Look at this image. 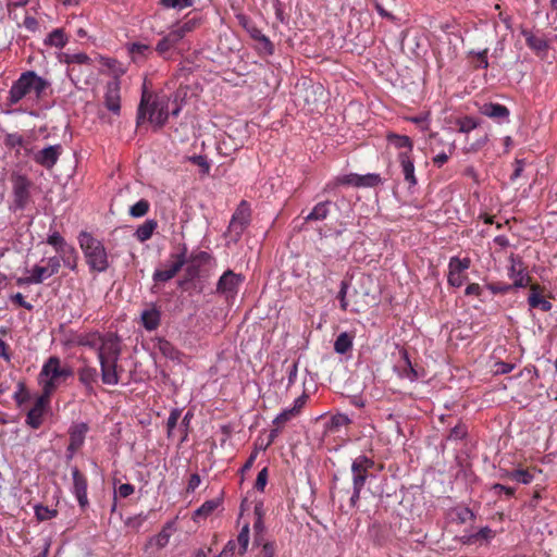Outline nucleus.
Here are the masks:
<instances>
[{
    "instance_id": "obj_1",
    "label": "nucleus",
    "mask_w": 557,
    "mask_h": 557,
    "mask_svg": "<svg viewBox=\"0 0 557 557\" xmlns=\"http://www.w3.org/2000/svg\"><path fill=\"white\" fill-rule=\"evenodd\" d=\"M50 82L39 76L35 71L23 72L12 84L8 102L10 106L17 104L23 98L34 94L37 100L47 97V90L50 88Z\"/></svg>"
},
{
    "instance_id": "obj_2",
    "label": "nucleus",
    "mask_w": 557,
    "mask_h": 557,
    "mask_svg": "<svg viewBox=\"0 0 557 557\" xmlns=\"http://www.w3.org/2000/svg\"><path fill=\"white\" fill-rule=\"evenodd\" d=\"M77 242L89 272L102 273L109 269V252L102 240L87 231H82L77 236Z\"/></svg>"
},
{
    "instance_id": "obj_3",
    "label": "nucleus",
    "mask_w": 557,
    "mask_h": 557,
    "mask_svg": "<svg viewBox=\"0 0 557 557\" xmlns=\"http://www.w3.org/2000/svg\"><path fill=\"white\" fill-rule=\"evenodd\" d=\"M73 375V370L63 366L58 356H50L41 367L38 375L41 393L52 396L58 387Z\"/></svg>"
},
{
    "instance_id": "obj_4",
    "label": "nucleus",
    "mask_w": 557,
    "mask_h": 557,
    "mask_svg": "<svg viewBox=\"0 0 557 557\" xmlns=\"http://www.w3.org/2000/svg\"><path fill=\"white\" fill-rule=\"evenodd\" d=\"M375 466L373 459L366 455H359L352 460L351 474H352V495L350 497V506L355 507L360 499V494L364 484L370 476V471Z\"/></svg>"
},
{
    "instance_id": "obj_5",
    "label": "nucleus",
    "mask_w": 557,
    "mask_h": 557,
    "mask_svg": "<svg viewBox=\"0 0 557 557\" xmlns=\"http://www.w3.org/2000/svg\"><path fill=\"white\" fill-rule=\"evenodd\" d=\"M381 183L379 174L359 175L350 173L342 176H336L327 182L323 188L324 193H331L338 186H354V187H374Z\"/></svg>"
},
{
    "instance_id": "obj_6",
    "label": "nucleus",
    "mask_w": 557,
    "mask_h": 557,
    "mask_svg": "<svg viewBox=\"0 0 557 557\" xmlns=\"http://www.w3.org/2000/svg\"><path fill=\"white\" fill-rule=\"evenodd\" d=\"M171 262L165 264V269H158L153 272L154 283L168 282L175 277L187 261V247L184 245L180 252L171 253Z\"/></svg>"
},
{
    "instance_id": "obj_7",
    "label": "nucleus",
    "mask_w": 557,
    "mask_h": 557,
    "mask_svg": "<svg viewBox=\"0 0 557 557\" xmlns=\"http://www.w3.org/2000/svg\"><path fill=\"white\" fill-rule=\"evenodd\" d=\"M245 277L237 274L232 270H226L216 283V294L223 296L225 300H232L236 297L240 285L244 283Z\"/></svg>"
},
{
    "instance_id": "obj_8",
    "label": "nucleus",
    "mask_w": 557,
    "mask_h": 557,
    "mask_svg": "<svg viewBox=\"0 0 557 557\" xmlns=\"http://www.w3.org/2000/svg\"><path fill=\"white\" fill-rule=\"evenodd\" d=\"M13 205L16 210H24L30 197V181L22 174H12Z\"/></svg>"
},
{
    "instance_id": "obj_9",
    "label": "nucleus",
    "mask_w": 557,
    "mask_h": 557,
    "mask_svg": "<svg viewBox=\"0 0 557 557\" xmlns=\"http://www.w3.org/2000/svg\"><path fill=\"white\" fill-rule=\"evenodd\" d=\"M250 215L251 211L248 202L245 200L240 201L239 206L233 213L228 225V232L232 236L235 237L236 240L242 236L245 228L249 225Z\"/></svg>"
},
{
    "instance_id": "obj_10",
    "label": "nucleus",
    "mask_w": 557,
    "mask_h": 557,
    "mask_svg": "<svg viewBox=\"0 0 557 557\" xmlns=\"http://www.w3.org/2000/svg\"><path fill=\"white\" fill-rule=\"evenodd\" d=\"M122 354L121 341L114 333L103 334L101 344L97 349V357L99 360L104 359H120Z\"/></svg>"
},
{
    "instance_id": "obj_11",
    "label": "nucleus",
    "mask_w": 557,
    "mask_h": 557,
    "mask_svg": "<svg viewBox=\"0 0 557 557\" xmlns=\"http://www.w3.org/2000/svg\"><path fill=\"white\" fill-rule=\"evenodd\" d=\"M51 396L41 393L36 398L34 406L27 412L26 424L34 430L39 429L44 422V414L50 405Z\"/></svg>"
},
{
    "instance_id": "obj_12",
    "label": "nucleus",
    "mask_w": 557,
    "mask_h": 557,
    "mask_svg": "<svg viewBox=\"0 0 557 557\" xmlns=\"http://www.w3.org/2000/svg\"><path fill=\"white\" fill-rule=\"evenodd\" d=\"M106 108L114 115L121 113V83L117 78L107 83L106 92L103 96Z\"/></svg>"
},
{
    "instance_id": "obj_13",
    "label": "nucleus",
    "mask_w": 557,
    "mask_h": 557,
    "mask_svg": "<svg viewBox=\"0 0 557 557\" xmlns=\"http://www.w3.org/2000/svg\"><path fill=\"white\" fill-rule=\"evenodd\" d=\"M120 359L99 360L101 381L106 385H117L120 383V374L123 371L119 366Z\"/></svg>"
},
{
    "instance_id": "obj_14",
    "label": "nucleus",
    "mask_w": 557,
    "mask_h": 557,
    "mask_svg": "<svg viewBox=\"0 0 557 557\" xmlns=\"http://www.w3.org/2000/svg\"><path fill=\"white\" fill-rule=\"evenodd\" d=\"M73 488L72 492L75 495L78 505L82 509H85L89 502L87 496L88 482L86 475L78 470L77 467L72 469Z\"/></svg>"
},
{
    "instance_id": "obj_15",
    "label": "nucleus",
    "mask_w": 557,
    "mask_h": 557,
    "mask_svg": "<svg viewBox=\"0 0 557 557\" xmlns=\"http://www.w3.org/2000/svg\"><path fill=\"white\" fill-rule=\"evenodd\" d=\"M77 376L79 383L85 388L87 396L95 395V385L98 383L99 373L95 367L84 364L77 370Z\"/></svg>"
},
{
    "instance_id": "obj_16",
    "label": "nucleus",
    "mask_w": 557,
    "mask_h": 557,
    "mask_svg": "<svg viewBox=\"0 0 557 557\" xmlns=\"http://www.w3.org/2000/svg\"><path fill=\"white\" fill-rule=\"evenodd\" d=\"M88 432L86 423H77L70 429V443L66 448L67 457L72 458L73 455L83 446L85 436Z\"/></svg>"
},
{
    "instance_id": "obj_17",
    "label": "nucleus",
    "mask_w": 557,
    "mask_h": 557,
    "mask_svg": "<svg viewBox=\"0 0 557 557\" xmlns=\"http://www.w3.org/2000/svg\"><path fill=\"white\" fill-rule=\"evenodd\" d=\"M397 160L401 168V173L404 175L405 182L408 184V187H414L418 183V180L414 174V164L413 158L409 154L408 151H401L397 156Z\"/></svg>"
},
{
    "instance_id": "obj_18",
    "label": "nucleus",
    "mask_w": 557,
    "mask_h": 557,
    "mask_svg": "<svg viewBox=\"0 0 557 557\" xmlns=\"http://www.w3.org/2000/svg\"><path fill=\"white\" fill-rule=\"evenodd\" d=\"M61 152L62 148L60 145L49 146L38 151L34 156V160L41 166L51 169L58 162Z\"/></svg>"
},
{
    "instance_id": "obj_19",
    "label": "nucleus",
    "mask_w": 557,
    "mask_h": 557,
    "mask_svg": "<svg viewBox=\"0 0 557 557\" xmlns=\"http://www.w3.org/2000/svg\"><path fill=\"white\" fill-rule=\"evenodd\" d=\"M544 287L540 284L530 285V295L528 297V304L532 309H540L543 312L552 310V302L543 297Z\"/></svg>"
},
{
    "instance_id": "obj_20",
    "label": "nucleus",
    "mask_w": 557,
    "mask_h": 557,
    "mask_svg": "<svg viewBox=\"0 0 557 557\" xmlns=\"http://www.w3.org/2000/svg\"><path fill=\"white\" fill-rule=\"evenodd\" d=\"M480 113L497 122L508 121L510 115L506 106L495 102L483 103L480 107Z\"/></svg>"
},
{
    "instance_id": "obj_21",
    "label": "nucleus",
    "mask_w": 557,
    "mask_h": 557,
    "mask_svg": "<svg viewBox=\"0 0 557 557\" xmlns=\"http://www.w3.org/2000/svg\"><path fill=\"white\" fill-rule=\"evenodd\" d=\"M153 106L159 110L158 113H151L148 121L157 127H162L169 119L168 99L165 97H154Z\"/></svg>"
},
{
    "instance_id": "obj_22",
    "label": "nucleus",
    "mask_w": 557,
    "mask_h": 557,
    "mask_svg": "<svg viewBox=\"0 0 557 557\" xmlns=\"http://www.w3.org/2000/svg\"><path fill=\"white\" fill-rule=\"evenodd\" d=\"M153 96L152 94L148 92L147 90L143 91L140 103L138 106L137 111V125H140L147 117L150 116L151 113H158L159 110L154 108L153 106Z\"/></svg>"
},
{
    "instance_id": "obj_23",
    "label": "nucleus",
    "mask_w": 557,
    "mask_h": 557,
    "mask_svg": "<svg viewBox=\"0 0 557 557\" xmlns=\"http://www.w3.org/2000/svg\"><path fill=\"white\" fill-rule=\"evenodd\" d=\"M535 473V468H518L511 471H506L504 474H502V478L516 481L521 484H530L534 480Z\"/></svg>"
},
{
    "instance_id": "obj_24",
    "label": "nucleus",
    "mask_w": 557,
    "mask_h": 557,
    "mask_svg": "<svg viewBox=\"0 0 557 557\" xmlns=\"http://www.w3.org/2000/svg\"><path fill=\"white\" fill-rule=\"evenodd\" d=\"M127 50L133 62L138 64L145 62L152 54V48L140 42L129 44Z\"/></svg>"
},
{
    "instance_id": "obj_25",
    "label": "nucleus",
    "mask_w": 557,
    "mask_h": 557,
    "mask_svg": "<svg viewBox=\"0 0 557 557\" xmlns=\"http://www.w3.org/2000/svg\"><path fill=\"white\" fill-rule=\"evenodd\" d=\"M508 276L513 281L511 285L515 289L532 285V277L527 273V268L515 269V267H509Z\"/></svg>"
},
{
    "instance_id": "obj_26",
    "label": "nucleus",
    "mask_w": 557,
    "mask_h": 557,
    "mask_svg": "<svg viewBox=\"0 0 557 557\" xmlns=\"http://www.w3.org/2000/svg\"><path fill=\"white\" fill-rule=\"evenodd\" d=\"M330 206L331 201H320L318 202L312 210L304 218L305 222H315V221H324L330 214Z\"/></svg>"
},
{
    "instance_id": "obj_27",
    "label": "nucleus",
    "mask_w": 557,
    "mask_h": 557,
    "mask_svg": "<svg viewBox=\"0 0 557 557\" xmlns=\"http://www.w3.org/2000/svg\"><path fill=\"white\" fill-rule=\"evenodd\" d=\"M180 41V34H175L173 30H171L168 35L158 41L156 51L160 55L164 57L171 49L176 47Z\"/></svg>"
},
{
    "instance_id": "obj_28",
    "label": "nucleus",
    "mask_w": 557,
    "mask_h": 557,
    "mask_svg": "<svg viewBox=\"0 0 557 557\" xmlns=\"http://www.w3.org/2000/svg\"><path fill=\"white\" fill-rule=\"evenodd\" d=\"M102 337L103 334H100L99 332L84 333L76 336V344L78 346L88 347L97 351L99 345L101 344Z\"/></svg>"
},
{
    "instance_id": "obj_29",
    "label": "nucleus",
    "mask_w": 557,
    "mask_h": 557,
    "mask_svg": "<svg viewBox=\"0 0 557 557\" xmlns=\"http://www.w3.org/2000/svg\"><path fill=\"white\" fill-rule=\"evenodd\" d=\"M158 227V222L152 219L146 220L141 225H139L135 232V237L138 242L145 243L151 238L154 231Z\"/></svg>"
},
{
    "instance_id": "obj_30",
    "label": "nucleus",
    "mask_w": 557,
    "mask_h": 557,
    "mask_svg": "<svg viewBox=\"0 0 557 557\" xmlns=\"http://www.w3.org/2000/svg\"><path fill=\"white\" fill-rule=\"evenodd\" d=\"M47 244L52 246L57 253L73 252V246L67 244L59 232H53L47 237Z\"/></svg>"
},
{
    "instance_id": "obj_31",
    "label": "nucleus",
    "mask_w": 557,
    "mask_h": 557,
    "mask_svg": "<svg viewBox=\"0 0 557 557\" xmlns=\"http://www.w3.org/2000/svg\"><path fill=\"white\" fill-rule=\"evenodd\" d=\"M161 314L156 308L145 310L141 313L143 325L147 331H153L160 325Z\"/></svg>"
},
{
    "instance_id": "obj_32",
    "label": "nucleus",
    "mask_w": 557,
    "mask_h": 557,
    "mask_svg": "<svg viewBox=\"0 0 557 557\" xmlns=\"http://www.w3.org/2000/svg\"><path fill=\"white\" fill-rule=\"evenodd\" d=\"M221 505L220 499H210L205 502L193 515L194 521H199V519H206L210 515H212L218 507Z\"/></svg>"
},
{
    "instance_id": "obj_33",
    "label": "nucleus",
    "mask_w": 557,
    "mask_h": 557,
    "mask_svg": "<svg viewBox=\"0 0 557 557\" xmlns=\"http://www.w3.org/2000/svg\"><path fill=\"white\" fill-rule=\"evenodd\" d=\"M69 38L63 28L53 29L45 39V45L62 49L67 44Z\"/></svg>"
},
{
    "instance_id": "obj_34",
    "label": "nucleus",
    "mask_w": 557,
    "mask_h": 557,
    "mask_svg": "<svg viewBox=\"0 0 557 557\" xmlns=\"http://www.w3.org/2000/svg\"><path fill=\"white\" fill-rule=\"evenodd\" d=\"M387 140L389 144H392L397 149H405L404 151H408L409 154L412 153L413 149V143L410 139V137L406 135H398V134H388Z\"/></svg>"
},
{
    "instance_id": "obj_35",
    "label": "nucleus",
    "mask_w": 557,
    "mask_h": 557,
    "mask_svg": "<svg viewBox=\"0 0 557 557\" xmlns=\"http://www.w3.org/2000/svg\"><path fill=\"white\" fill-rule=\"evenodd\" d=\"M451 521L463 524L469 520H473L475 518L473 511L468 507H456L453 508L449 512Z\"/></svg>"
},
{
    "instance_id": "obj_36",
    "label": "nucleus",
    "mask_w": 557,
    "mask_h": 557,
    "mask_svg": "<svg viewBox=\"0 0 557 557\" xmlns=\"http://www.w3.org/2000/svg\"><path fill=\"white\" fill-rule=\"evenodd\" d=\"M352 336L347 332L341 333L334 343V350L337 354H346L352 348Z\"/></svg>"
},
{
    "instance_id": "obj_37",
    "label": "nucleus",
    "mask_w": 557,
    "mask_h": 557,
    "mask_svg": "<svg viewBox=\"0 0 557 557\" xmlns=\"http://www.w3.org/2000/svg\"><path fill=\"white\" fill-rule=\"evenodd\" d=\"M456 126L458 127V132L468 134L471 131L475 129L480 123L476 119L465 115L461 117H458L455 122Z\"/></svg>"
},
{
    "instance_id": "obj_38",
    "label": "nucleus",
    "mask_w": 557,
    "mask_h": 557,
    "mask_svg": "<svg viewBox=\"0 0 557 557\" xmlns=\"http://www.w3.org/2000/svg\"><path fill=\"white\" fill-rule=\"evenodd\" d=\"M171 528L172 523H166L162 530L151 539V544H153L158 549L165 547L171 537Z\"/></svg>"
},
{
    "instance_id": "obj_39",
    "label": "nucleus",
    "mask_w": 557,
    "mask_h": 557,
    "mask_svg": "<svg viewBox=\"0 0 557 557\" xmlns=\"http://www.w3.org/2000/svg\"><path fill=\"white\" fill-rule=\"evenodd\" d=\"M470 264L469 258L451 257L448 263V273H465L470 268Z\"/></svg>"
},
{
    "instance_id": "obj_40",
    "label": "nucleus",
    "mask_w": 557,
    "mask_h": 557,
    "mask_svg": "<svg viewBox=\"0 0 557 557\" xmlns=\"http://www.w3.org/2000/svg\"><path fill=\"white\" fill-rule=\"evenodd\" d=\"M351 423V420L347 414L344 413H337L332 417L330 424H329V431L332 433L338 432L342 428H346Z\"/></svg>"
},
{
    "instance_id": "obj_41",
    "label": "nucleus",
    "mask_w": 557,
    "mask_h": 557,
    "mask_svg": "<svg viewBox=\"0 0 557 557\" xmlns=\"http://www.w3.org/2000/svg\"><path fill=\"white\" fill-rule=\"evenodd\" d=\"M198 25H199L198 20L190 18V20H187L184 23L177 25L172 30L175 34H180V39L182 40L187 34L194 32L198 27Z\"/></svg>"
},
{
    "instance_id": "obj_42",
    "label": "nucleus",
    "mask_w": 557,
    "mask_h": 557,
    "mask_svg": "<svg viewBox=\"0 0 557 557\" xmlns=\"http://www.w3.org/2000/svg\"><path fill=\"white\" fill-rule=\"evenodd\" d=\"M35 516L38 521H47L55 518L58 516L57 509H51L44 505H36L34 507Z\"/></svg>"
},
{
    "instance_id": "obj_43",
    "label": "nucleus",
    "mask_w": 557,
    "mask_h": 557,
    "mask_svg": "<svg viewBox=\"0 0 557 557\" xmlns=\"http://www.w3.org/2000/svg\"><path fill=\"white\" fill-rule=\"evenodd\" d=\"M150 203L146 199H140L129 208V214L133 218H141L148 213Z\"/></svg>"
},
{
    "instance_id": "obj_44",
    "label": "nucleus",
    "mask_w": 557,
    "mask_h": 557,
    "mask_svg": "<svg viewBox=\"0 0 557 557\" xmlns=\"http://www.w3.org/2000/svg\"><path fill=\"white\" fill-rule=\"evenodd\" d=\"M486 288L493 294V295H506L513 290L511 284H507L504 282H491L486 284Z\"/></svg>"
},
{
    "instance_id": "obj_45",
    "label": "nucleus",
    "mask_w": 557,
    "mask_h": 557,
    "mask_svg": "<svg viewBox=\"0 0 557 557\" xmlns=\"http://www.w3.org/2000/svg\"><path fill=\"white\" fill-rule=\"evenodd\" d=\"M32 280L35 284H41L46 278L50 277V273L45 265L36 264L29 271Z\"/></svg>"
},
{
    "instance_id": "obj_46",
    "label": "nucleus",
    "mask_w": 557,
    "mask_h": 557,
    "mask_svg": "<svg viewBox=\"0 0 557 557\" xmlns=\"http://www.w3.org/2000/svg\"><path fill=\"white\" fill-rule=\"evenodd\" d=\"M487 49H484L480 52H473L471 51L469 54L472 58V64L474 69H487L488 67V60H487Z\"/></svg>"
},
{
    "instance_id": "obj_47",
    "label": "nucleus",
    "mask_w": 557,
    "mask_h": 557,
    "mask_svg": "<svg viewBox=\"0 0 557 557\" xmlns=\"http://www.w3.org/2000/svg\"><path fill=\"white\" fill-rule=\"evenodd\" d=\"M61 262L72 271H75L77 269V251L73 247V252H60L59 253Z\"/></svg>"
},
{
    "instance_id": "obj_48",
    "label": "nucleus",
    "mask_w": 557,
    "mask_h": 557,
    "mask_svg": "<svg viewBox=\"0 0 557 557\" xmlns=\"http://www.w3.org/2000/svg\"><path fill=\"white\" fill-rule=\"evenodd\" d=\"M256 49L259 54L263 55H272L274 53V45L265 35L257 42Z\"/></svg>"
},
{
    "instance_id": "obj_49",
    "label": "nucleus",
    "mask_w": 557,
    "mask_h": 557,
    "mask_svg": "<svg viewBox=\"0 0 557 557\" xmlns=\"http://www.w3.org/2000/svg\"><path fill=\"white\" fill-rule=\"evenodd\" d=\"M239 548H238V554L240 556H243L246 550H247V547H248V544H249V525L246 524L242 528L238 536H237V543Z\"/></svg>"
},
{
    "instance_id": "obj_50",
    "label": "nucleus",
    "mask_w": 557,
    "mask_h": 557,
    "mask_svg": "<svg viewBox=\"0 0 557 557\" xmlns=\"http://www.w3.org/2000/svg\"><path fill=\"white\" fill-rule=\"evenodd\" d=\"M29 397L30 396H29V393H28V391L26 388L25 383L20 381L17 383V389L15 391V393L13 395V399L15 400L17 406H22L23 404L28 401Z\"/></svg>"
},
{
    "instance_id": "obj_51",
    "label": "nucleus",
    "mask_w": 557,
    "mask_h": 557,
    "mask_svg": "<svg viewBox=\"0 0 557 557\" xmlns=\"http://www.w3.org/2000/svg\"><path fill=\"white\" fill-rule=\"evenodd\" d=\"M25 139L22 135L17 134V133H13V134H8L5 137H4V145L8 147V148H25Z\"/></svg>"
},
{
    "instance_id": "obj_52",
    "label": "nucleus",
    "mask_w": 557,
    "mask_h": 557,
    "mask_svg": "<svg viewBox=\"0 0 557 557\" xmlns=\"http://www.w3.org/2000/svg\"><path fill=\"white\" fill-rule=\"evenodd\" d=\"M182 409L174 408L171 410L170 416L166 421V433L168 437L172 436L173 430L177 425L178 419L181 418Z\"/></svg>"
},
{
    "instance_id": "obj_53",
    "label": "nucleus",
    "mask_w": 557,
    "mask_h": 557,
    "mask_svg": "<svg viewBox=\"0 0 557 557\" xmlns=\"http://www.w3.org/2000/svg\"><path fill=\"white\" fill-rule=\"evenodd\" d=\"M189 161L200 168V173L202 175H208L210 173L211 166L206 156H193L189 158Z\"/></svg>"
},
{
    "instance_id": "obj_54",
    "label": "nucleus",
    "mask_w": 557,
    "mask_h": 557,
    "mask_svg": "<svg viewBox=\"0 0 557 557\" xmlns=\"http://www.w3.org/2000/svg\"><path fill=\"white\" fill-rule=\"evenodd\" d=\"M295 416H296L295 410L285 409L273 420V424H275L278 428H282V426H284L285 423H287L289 420H292Z\"/></svg>"
},
{
    "instance_id": "obj_55",
    "label": "nucleus",
    "mask_w": 557,
    "mask_h": 557,
    "mask_svg": "<svg viewBox=\"0 0 557 557\" xmlns=\"http://www.w3.org/2000/svg\"><path fill=\"white\" fill-rule=\"evenodd\" d=\"M166 8L183 10L193 5V0H161Z\"/></svg>"
},
{
    "instance_id": "obj_56",
    "label": "nucleus",
    "mask_w": 557,
    "mask_h": 557,
    "mask_svg": "<svg viewBox=\"0 0 557 557\" xmlns=\"http://www.w3.org/2000/svg\"><path fill=\"white\" fill-rule=\"evenodd\" d=\"M50 275L57 274L61 269V260L59 256H53L47 259V264L45 265Z\"/></svg>"
},
{
    "instance_id": "obj_57",
    "label": "nucleus",
    "mask_w": 557,
    "mask_h": 557,
    "mask_svg": "<svg viewBox=\"0 0 557 557\" xmlns=\"http://www.w3.org/2000/svg\"><path fill=\"white\" fill-rule=\"evenodd\" d=\"M467 435V428L465 424H457L450 431L448 435V440H461Z\"/></svg>"
},
{
    "instance_id": "obj_58",
    "label": "nucleus",
    "mask_w": 557,
    "mask_h": 557,
    "mask_svg": "<svg viewBox=\"0 0 557 557\" xmlns=\"http://www.w3.org/2000/svg\"><path fill=\"white\" fill-rule=\"evenodd\" d=\"M66 62L69 64H73V63H76V64H90V58L86 53H84V52L74 53V54L67 55Z\"/></svg>"
},
{
    "instance_id": "obj_59",
    "label": "nucleus",
    "mask_w": 557,
    "mask_h": 557,
    "mask_svg": "<svg viewBox=\"0 0 557 557\" xmlns=\"http://www.w3.org/2000/svg\"><path fill=\"white\" fill-rule=\"evenodd\" d=\"M466 280L467 275L465 273H448L447 276V282L453 287H460Z\"/></svg>"
},
{
    "instance_id": "obj_60",
    "label": "nucleus",
    "mask_w": 557,
    "mask_h": 557,
    "mask_svg": "<svg viewBox=\"0 0 557 557\" xmlns=\"http://www.w3.org/2000/svg\"><path fill=\"white\" fill-rule=\"evenodd\" d=\"M347 289H348V283L346 281H342L341 289L337 294V298L339 300V306L343 311H346L347 307H348V302L346 300Z\"/></svg>"
},
{
    "instance_id": "obj_61",
    "label": "nucleus",
    "mask_w": 557,
    "mask_h": 557,
    "mask_svg": "<svg viewBox=\"0 0 557 557\" xmlns=\"http://www.w3.org/2000/svg\"><path fill=\"white\" fill-rule=\"evenodd\" d=\"M268 482V468H263L257 475L256 482H255V488H257L260 492H263L265 485Z\"/></svg>"
},
{
    "instance_id": "obj_62",
    "label": "nucleus",
    "mask_w": 557,
    "mask_h": 557,
    "mask_svg": "<svg viewBox=\"0 0 557 557\" xmlns=\"http://www.w3.org/2000/svg\"><path fill=\"white\" fill-rule=\"evenodd\" d=\"M245 30L249 34L251 39H253L257 42L264 35L255 23L253 24H245Z\"/></svg>"
},
{
    "instance_id": "obj_63",
    "label": "nucleus",
    "mask_w": 557,
    "mask_h": 557,
    "mask_svg": "<svg viewBox=\"0 0 557 557\" xmlns=\"http://www.w3.org/2000/svg\"><path fill=\"white\" fill-rule=\"evenodd\" d=\"M374 4V8L376 10V12L380 14V16H382L383 18H387L388 21L395 23L397 21V17L392 14L391 12H388L387 10L384 9V7L379 2V1H374L373 2Z\"/></svg>"
},
{
    "instance_id": "obj_64",
    "label": "nucleus",
    "mask_w": 557,
    "mask_h": 557,
    "mask_svg": "<svg viewBox=\"0 0 557 557\" xmlns=\"http://www.w3.org/2000/svg\"><path fill=\"white\" fill-rule=\"evenodd\" d=\"M134 485L129 483H124L119 486L117 491L115 492V495L117 494L120 497L126 498L131 496L134 493Z\"/></svg>"
}]
</instances>
